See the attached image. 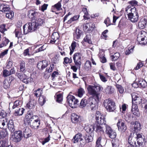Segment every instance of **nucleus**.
<instances>
[{
    "instance_id": "nucleus-1",
    "label": "nucleus",
    "mask_w": 147,
    "mask_h": 147,
    "mask_svg": "<svg viewBox=\"0 0 147 147\" xmlns=\"http://www.w3.org/2000/svg\"><path fill=\"white\" fill-rule=\"evenodd\" d=\"M45 23L44 19L39 18L36 20L35 22H30L23 26L24 33L26 34L28 33L34 31L38 28L40 26L43 25Z\"/></svg>"
},
{
    "instance_id": "nucleus-2",
    "label": "nucleus",
    "mask_w": 147,
    "mask_h": 147,
    "mask_svg": "<svg viewBox=\"0 0 147 147\" xmlns=\"http://www.w3.org/2000/svg\"><path fill=\"white\" fill-rule=\"evenodd\" d=\"M125 11L126 13H127L128 19L131 22H137L139 16L135 7L131 8L130 6L128 5L125 9Z\"/></svg>"
},
{
    "instance_id": "nucleus-3",
    "label": "nucleus",
    "mask_w": 147,
    "mask_h": 147,
    "mask_svg": "<svg viewBox=\"0 0 147 147\" xmlns=\"http://www.w3.org/2000/svg\"><path fill=\"white\" fill-rule=\"evenodd\" d=\"M87 89L88 93L90 95L94 97V98L99 100L100 94L98 92L101 90V87L99 85H89L87 87Z\"/></svg>"
},
{
    "instance_id": "nucleus-4",
    "label": "nucleus",
    "mask_w": 147,
    "mask_h": 147,
    "mask_svg": "<svg viewBox=\"0 0 147 147\" xmlns=\"http://www.w3.org/2000/svg\"><path fill=\"white\" fill-rule=\"evenodd\" d=\"M103 105L107 110L109 112L114 111L116 109L115 102L113 100L109 99L104 100Z\"/></svg>"
},
{
    "instance_id": "nucleus-5",
    "label": "nucleus",
    "mask_w": 147,
    "mask_h": 147,
    "mask_svg": "<svg viewBox=\"0 0 147 147\" xmlns=\"http://www.w3.org/2000/svg\"><path fill=\"white\" fill-rule=\"evenodd\" d=\"M67 101L69 106L72 108H75L78 105L79 101L78 99L73 95L69 94L67 97Z\"/></svg>"
},
{
    "instance_id": "nucleus-6",
    "label": "nucleus",
    "mask_w": 147,
    "mask_h": 147,
    "mask_svg": "<svg viewBox=\"0 0 147 147\" xmlns=\"http://www.w3.org/2000/svg\"><path fill=\"white\" fill-rule=\"evenodd\" d=\"M95 115L96 123L99 125L104 124L105 128V125H107L106 124V121L104 116L101 115L100 112L98 111L96 112Z\"/></svg>"
},
{
    "instance_id": "nucleus-7",
    "label": "nucleus",
    "mask_w": 147,
    "mask_h": 147,
    "mask_svg": "<svg viewBox=\"0 0 147 147\" xmlns=\"http://www.w3.org/2000/svg\"><path fill=\"white\" fill-rule=\"evenodd\" d=\"M82 55L79 53H75L73 55V60L75 65L77 66L79 68H80L81 65V59Z\"/></svg>"
},
{
    "instance_id": "nucleus-8",
    "label": "nucleus",
    "mask_w": 147,
    "mask_h": 147,
    "mask_svg": "<svg viewBox=\"0 0 147 147\" xmlns=\"http://www.w3.org/2000/svg\"><path fill=\"white\" fill-rule=\"evenodd\" d=\"M105 133L111 139H114L116 137V133L108 125H105Z\"/></svg>"
},
{
    "instance_id": "nucleus-9",
    "label": "nucleus",
    "mask_w": 147,
    "mask_h": 147,
    "mask_svg": "<svg viewBox=\"0 0 147 147\" xmlns=\"http://www.w3.org/2000/svg\"><path fill=\"white\" fill-rule=\"evenodd\" d=\"M117 125L118 130L122 133L125 132L127 129V127L124 121L121 119L118 120Z\"/></svg>"
},
{
    "instance_id": "nucleus-10",
    "label": "nucleus",
    "mask_w": 147,
    "mask_h": 147,
    "mask_svg": "<svg viewBox=\"0 0 147 147\" xmlns=\"http://www.w3.org/2000/svg\"><path fill=\"white\" fill-rule=\"evenodd\" d=\"M90 100L89 102L88 106L90 107L91 111H95L97 108V101L99 100L91 97H90Z\"/></svg>"
},
{
    "instance_id": "nucleus-11",
    "label": "nucleus",
    "mask_w": 147,
    "mask_h": 147,
    "mask_svg": "<svg viewBox=\"0 0 147 147\" xmlns=\"http://www.w3.org/2000/svg\"><path fill=\"white\" fill-rule=\"evenodd\" d=\"M14 137L13 138V140L15 142H20L22 138V132L20 131H15L14 132Z\"/></svg>"
},
{
    "instance_id": "nucleus-12",
    "label": "nucleus",
    "mask_w": 147,
    "mask_h": 147,
    "mask_svg": "<svg viewBox=\"0 0 147 147\" xmlns=\"http://www.w3.org/2000/svg\"><path fill=\"white\" fill-rule=\"evenodd\" d=\"M49 61L47 60L40 61L37 64V67L40 70H42L47 67L49 64Z\"/></svg>"
},
{
    "instance_id": "nucleus-13",
    "label": "nucleus",
    "mask_w": 147,
    "mask_h": 147,
    "mask_svg": "<svg viewBox=\"0 0 147 147\" xmlns=\"http://www.w3.org/2000/svg\"><path fill=\"white\" fill-rule=\"evenodd\" d=\"M147 24V17L145 16L142 18L138 23V27L140 29L144 28Z\"/></svg>"
},
{
    "instance_id": "nucleus-14",
    "label": "nucleus",
    "mask_w": 147,
    "mask_h": 147,
    "mask_svg": "<svg viewBox=\"0 0 147 147\" xmlns=\"http://www.w3.org/2000/svg\"><path fill=\"white\" fill-rule=\"evenodd\" d=\"M137 140V139L136 137H132L131 136H129L128 139V142L130 145L129 146L136 147V145H137L136 144Z\"/></svg>"
},
{
    "instance_id": "nucleus-15",
    "label": "nucleus",
    "mask_w": 147,
    "mask_h": 147,
    "mask_svg": "<svg viewBox=\"0 0 147 147\" xmlns=\"http://www.w3.org/2000/svg\"><path fill=\"white\" fill-rule=\"evenodd\" d=\"M132 98V102H135V103L137 105H139L142 102V99L140 97H139L136 95L134 93L131 95Z\"/></svg>"
},
{
    "instance_id": "nucleus-16",
    "label": "nucleus",
    "mask_w": 147,
    "mask_h": 147,
    "mask_svg": "<svg viewBox=\"0 0 147 147\" xmlns=\"http://www.w3.org/2000/svg\"><path fill=\"white\" fill-rule=\"evenodd\" d=\"M40 124V121L38 119H35L30 124V127L34 129H38Z\"/></svg>"
},
{
    "instance_id": "nucleus-17",
    "label": "nucleus",
    "mask_w": 147,
    "mask_h": 147,
    "mask_svg": "<svg viewBox=\"0 0 147 147\" xmlns=\"http://www.w3.org/2000/svg\"><path fill=\"white\" fill-rule=\"evenodd\" d=\"M24 138H27L31 135V131L28 127H26L23 129Z\"/></svg>"
},
{
    "instance_id": "nucleus-18",
    "label": "nucleus",
    "mask_w": 147,
    "mask_h": 147,
    "mask_svg": "<svg viewBox=\"0 0 147 147\" xmlns=\"http://www.w3.org/2000/svg\"><path fill=\"white\" fill-rule=\"evenodd\" d=\"M10 8L9 5L4 3L0 4V11L4 12H9Z\"/></svg>"
},
{
    "instance_id": "nucleus-19",
    "label": "nucleus",
    "mask_w": 147,
    "mask_h": 147,
    "mask_svg": "<svg viewBox=\"0 0 147 147\" xmlns=\"http://www.w3.org/2000/svg\"><path fill=\"white\" fill-rule=\"evenodd\" d=\"M71 119L72 123L77 124L80 121V116L75 113H73L71 115Z\"/></svg>"
},
{
    "instance_id": "nucleus-20",
    "label": "nucleus",
    "mask_w": 147,
    "mask_h": 147,
    "mask_svg": "<svg viewBox=\"0 0 147 147\" xmlns=\"http://www.w3.org/2000/svg\"><path fill=\"white\" fill-rule=\"evenodd\" d=\"M94 24L91 22L86 23L84 26V29L88 31L92 30H94Z\"/></svg>"
},
{
    "instance_id": "nucleus-21",
    "label": "nucleus",
    "mask_w": 147,
    "mask_h": 147,
    "mask_svg": "<svg viewBox=\"0 0 147 147\" xmlns=\"http://www.w3.org/2000/svg\"><path fill=\"white\" fill-rule=\"evenodd\" d=\"M82 31L78 28H76L75 33L74 34V40L78 41V40L80 38L82 34Z\"/></svg>"
},
{
    "instance_id": "nucleus-22",
    "label": "nucleus",
    "mask_w": 147,
    "mask_h": 147,
    "mask_svg": "<svg viewBox=\"0 0 147 147\" xmlns=\"http://www.w3.org/2000/svg\"><path fill=\"white\" fill-rule=\"evenodd\" d=\"M36 104V101L34 99H30L26 105V107L28 108L31 109H33Z\"/></svg>"
},
{
    "instance_id": "nucleus-23",
    "label": "nucleus",
    "mask_w": 147,
    "mask_h": 147,
    "mask_svg": "<svg viewBox=\"0 0 147 147\" xmlns=\"http://www.w3.org/2000/svg\"><path fill=\"white\" fill-rule=\"evenodd\" d=\"M59 38V35L57 32L53 33L51 36V39L50 40V43L52 44H54L56 41Z\"/></svg>"
},
{
    "instance_id": "nucleus-24",
    "label": "nucleus",
    "mask_w": 147,
    "mask_h": 147,
    "mask_svg": "<svg viewBox=\"0 0 147 147\" xmlns=\"http://www.w3.org/2000/svg\"><path fill=\"white\" fill-rule=\"evenodd\" d=\"M39 14V13H38L34 11L33 10H30L29 11L28 16L29 17H31L32 20H35Z\"/></svg>"
},
{
    "instance_id": "nucleus-25",
    "label": "nucleus",
    "mask_w": 147,
    "mask_h": 147,
    "mask_svg": "<svg viewBox=\"0 0 147 147\" xmlns=\"http://www.w3.org/2000/svg\"><path fill=\"white\" fill-rule=\"evenodd\" d=\"M90 98L85 97L83 98L81 100L80 106L82 108L85 107L86 105H87L88 106V105L89 103V102H90Z\"/></svg>"
},
{
    "instance_id": "nucleus-26",
    "label": "nucleus",
    "mask_w": 147,
    "mask_h": 147,
    "mask_svg": "<svg viewBox=\"0 0 147 147\" xmlns=\"http://www.w3.org/2000/svg\"><path fill=\"white\" fill-rule=\"evenodd\" d=\"M95 128V126L93 125H86L84 127L86 132L90 133H92L94 130Z\"/></svg>"
},
{
    "instance_id": "nucleus-27",
    "label": "nucleus",
    "mask_w": 147,
    "mask_h": 147,
    "mask_svg": "<svg viewBox=\"0 0 147 147\" xmlns=\"http://www.w3.org/2000/svg\"><path fill=\"white\" fill-rule=\"evenodd\" d=\"M9 130L11 132H13L15 131V128L13 125V122L12 120L9 121L7 126Z\"/></svg>"
},
{
    "instance_id": "nucleus-28",
    "label": "nucleus",
    "mask_w": 147,
    "mask_h": 147,
    "mask_svg": "<svg viewBox=\"0 0 147 147\" xmlns=\"http://www.w3.org/2000/svg\"><path fill=\"white\" fill-rule=\"evenodd\" d=\"M82 134L80 133H78L76 134L73 137L72 141L74 143L78 142L82 139Z\"/></svg>"
},
{
    "instance_id": "nucleus-29",
    "label": "nucleus",
    "mask_w": 147,
    "mask_h": 147,
    "mask_svg": "<svg viewBox=\"0 0 147 147\" xmlns=\"http://www.w3.org/2000/svg\"><path fill=\"white\" fill-rule=\"evenodd\" d=\"M95 131L98 134H103L104 132V127L103 125H97Z\"/></svg>"
},
{
    "instance_id": "nucleus-30",
    "label": "nucleus",
    "mask_w": 147,
    "mask_h": 147,
    "mask_svg": "<svg viewBox=\"0 0 147 147\" xmlns=\"http://www.w3.org/2000/svg\"><path fill=\"white\" fill-rule=\"evenodd\" d=\"M8 137V133L6 129H4L1 130L0 132V138L3 139L4 138H7Z\"/></svg>"
},
{
    "instance_id": "nucleus-31",
    "label": "nucleus",
    "mask_w": 147,
    "mask_h": 147,
    "mask_svg": "<svg viewBox=\"0 0 147 147\" xmlns=\"http://www.w3.org/2000/svg\"><path fill=\"white\" fill-rule=\"evenodd\" d=\"M114 92V88L111 86H107L105 88L104 92L106 94H111Z\"/></svg>"
},
{
    "instance_id": "nucleus-32",
    "label": "nucleus",
    "mask_w": 147,
    "mask_h": 147,
    "mask_svg": "<svg viewBox=\"0 0 147 147\" xmlns=\"http://www.w3.org/2000/svg\"><path fill=\"white\" fill-rule=\"evenodd\" d=\"M25 109L23 108H20L16 109L14 114L15 116H20L22 115L24 113Z\"/></svg>"
},
{
    "instance_id": "nucleus-33",
    "label": "nucleus",
    "mask_w": 147,
    "mask_h": 147,
    "mask_svg": "<svg viewBox=\"0 0 147 147\" xmlns=\"http://www.w3.org/2000/svg\"><path fill=\"white\" fill-rule=\"evenodd\" d=\"M91 67V63L90 61L87 60L86 61L84 66V69L86 71H88L90 70Z\"/></svg>"
},
{
    "instance_id": "nucleus-34",
    "label": "nucleus",
    "mask_w": 147,
    "mask_h": 147,
    "mask_svg": "<svg viewBox=\"0 0 147 147\" xmlns=\"http://www.w3.org/2000/svg\"><path fill=\"white\" fill-rule=\"evenodd\" d=\"M138 86L145 88L147 86V83L143 79H140L138 81Z\"/></svg>"
},
{
    "instance_id": "nucleus-35",
    "label": "nucleus",
    "mask_w": 147,
    "mask_h": 147,
    "mask_svg": "<svg viewBox=\"0 0 147 147\" xmlns=\"http://www.w3.org/2000/svg\"><path fill=\"white\" fill-rule=\"evenodd\" d=\"M42 88H38L37 90L34 91V94L37 97H40L42 96Z\"/></svg>"
},
{
    "instance_id": "nucleus-36",
    "label": "nucleus",
    "mask_w": 147,
    "mask_h": 147,
    "mask_svg": "<svg viewBox=\"0 0 147 147\" xmlns=\"http://www.w3.org/2000/svg\"><path fill=\"white\" fill-rule=\"evenodd\" d=\"M34 117L35 118H38V117L37 115H33V112L31 110L28 111L26 117V118L32 119H34Z\"/></svg>"
},
{
    "instance_id": "nucleus-37",
    "label": "nucleus",
    "mask_w": 147,
    "mask_h": 147,
    "mask_svg": "<svg viewBox=\"0 0 147 147\" xmlns=\"http://www.w3.org/2000/svg\"><path fill=\"white\" fill-rule=\"evenodd\" d=\"M77 45H78V43L76 42L75 41H73L71 44V48L70 47V52L69 54L70 55H71L72 54Z\"/></svg>"
},
{
    "instance_id": "nucleus-38",
    "label": "nucleus",
    "mask_w": 147,
    "mask_h": 147,
    "mask_svg": "<svg viewBox=\"0 0 147 147\" xmlns=\"http://www.w3.org/2000/svg\"><path fill=\"white\" fill-rule=\"evenodd\" d=\"M141 129V128L140 123L138 121H136L134 123V131L135 132H137Z\"/></svg>"
},
{
    "instance_id": "nucleus-39",
    "label": "nucleus",
    "mask_w": 147,
    "mask_h": 147,
    "mask_svg": "<svg viewBox=\"0 0 147 147\" xmlns=\"http://www.w3.org/2000/svg\"><path fill=\"white\" fill-rule=\"evenodd\" d=\"M20 71L23 72L25 70V63L23 60L20 61Z\"/></svg>"
},
{
    "instance_id": "nucleus-40",
    "label": "nucleus",
    "mask_w": 147,
    "mask_h": 147,
    "mask_svg": "<svg viewBox=\"0 0 147 147\" xmlns=\"http://www.w3.org/2000/svg\"><path fill=\"white\" fill-rule=\"evenodd\" d=\"M137 145H136V147H142L143 143L144 141V138H141L137 139Z\"/></svg>"
},
{
    "instance_id": "nucleus-41",
    "label": "nucleus",
    "mask_w": 147,
    "mask_h": 147,
    "mask_svg": "<svg viewBox=\"0 0 147 147\" xmlns=\"http://www.w3.org/2000/svg\"><path fill=\"white\" fill-rule=\"evenodd\" d=\"M16 75L18 78L23 82L24 80L26 78V76L24 74H22L20 73H17Z\"/></svg>"
},
{
    "instance_id": "nucleus-42",
    "label": "nucleus",
    "mask_w": 147,
    "mask_h": 147,
    "mask_svg": "<svg viewBox=\"0 0 147 147\" xmlns=\"http://www.w3.org/2000/svg\"><path fill=\"white\" fill-rule=\"evenodd\" d=\"M38 100L40 105L42 106L46 102V97L45 96H42L40 97Z\"/></svg>"
},
{
    "instance_id": "nucleus-43",
    "label": "nucleus",
    "mask_w": 147,
    "mask_h": 147,
    "mask_svg": "<svg viewBox=\"0 0 147 147\" xmlns=\"http://www.w3.org/2000/svg\"><path fill=\"white\" fill-rule=\"evenodd\" d=\"M80 17L79 15H76L71 18L68 21L67 23L69 24L71 23L72 22L77 20Z\"/></svg>"
},
{
    "instance_id": "nucleus-44",
    "label": "nucleus",
    "mask_w": 147,
    "mask_h": 147,
    "mask_svg": "<svg viewBox=\"0 0 147 147\" xmlns=\"http://www.w3.org/2000/svg\"><path fill=\"white\" fill-rule=\"evenodd\" d=\"M84 138L86 142L87 143L91 142L93 140L92 136L90 134L86 135Z\"/></svg>"
},
{
    "instance_id": "nucleus-45",
    "label": "nucleus",
    "mask_w": 147,
    "mask_h": 147,
    "mask_svg": "<svg viewBox=\"0 0 147 147\" xmlns=\"http://www.w3.org/2000/svg\"><path fill=\"white\" fill-rule=\"evenodd\" d=\"M10 82L6 79H5L3 82V87L5 89H7L9 88L10 86Z\"/></svg>"
},
{
    "instance_id": "nucleus-46",
    "label": "nucleus",
    "mask_w": 147,
    "mask_h": 147,
    "mask_svg": "<svg viewBox=\"0 0 147 147\" xmlns=\"http://www.w3.org/2000/svg\"><path fill=\"white\" fill-rule=\"evenodd\" d=\"M19 102V100H16L15 101L13 104V106L12 107V109L16 110V109L21 108Z\"/></svg>"
},
{
    "instance_id": "nucleus-47",
    "label": "nucleus",
    "mask_w": 147,
    "mask_h": 147,
    "mask_svg": "<svg viewBox=\"0 0 147 147\" xmlns=\"http://www.w3.org/2000/svg\"><path fill=\"white\" fill-rule=\"evenodd\" d=\"M6 17L9 19H11L14 16V13L11 10H10L9 12L5 13Z\"/></svg>"
},
{
    "instance_id": "nucleus-48",
    "label": "nucleus",
    "mask_w": 147,
    "mask_h": 147,
    "mask_svg": "<svg viewBox=\"0 0 147 147\" xmlns=\"http://www.w3.org/2000/svg\"><path fill=\"white\" fill-rule=\"evenodd\" d=\"M8 122L6 119L3 120L1 122H0V127L1 128H3L4 126L7 125L8 124Z\"/></svg>"
},
{
    "instance_id": "nucleus-49",
    "label": "nucleus",
    "mask_w": 147,
    "mask_h": 147,
    "mask_svg": "<svg viewBox=\"0 0 147 147\" xmlns=\"http://www.w3.org/2000/svg\"><path fill=\"white\" fill-rule=\"evenodd\" d=\"M55 67V65L53 64H50V67L49 68H47L46 69L45 72H47L48 73L51 72L54 69Z\"/></svg>"
},
{
    "instance_id": "nucleus-50",
    "label": "nucleus",
    "mask_w": 147,
    "mask_h": 147,
    "mask_svg": "<svg viewBox=\"0 0 147 147\" xmlns=\"http://www.w3.org/2000/svg\"><path fill=\"white\" fill-rule=\"evenodd\" d=\"M120 56V55L118 53H116L113 55L111 56V59L112 60H116Z\"/></svg>"
},
{
    "instance_id": "nucleus-51",
    "label": "nucleus",
    "mask_w": 147,
    "mask_h": 147,
    "mask_svg": "<svg viewBox=\"0 0 147 147\" xmlns=\"http://www.w3.org/2000/svg\"><path fill=\"white\" fill-rule=\"evenodd\" d=\"M83 40L84 42H87L89 44L92 43V41L90 39V35H86V36L84 38Z\"/></svg>"
},
{
    "instance_id": "nucleus-52",
    "label": "nucleus",
    "mask_w": 147,
    "mask_h": 147,
    "mask_svg": "<svg viewBox=\"0 0 147 147\" xmlns=\"http://www.w3.org/2000/svg\"><path fill=\"white\" fill-rule=\"evenodd\" d=\"M33 82V79L31 77L27 78L26 76V78L23 81V82L26 84H28L29 83H31Z\"/></svg>"
},
{
    "instance_id": "nucleus-53",
    "label": "nucleus",
    "mask_w": 147,
    "mask_h": 147,
    "mask_svg": "<svg viewBox=\"0 0 147 147\" xmlns=\"http://www.w3.org/2000/svg\"><path fill=\"white\" fill-rule=\"evenodd\" d=\"M72 62V60L71 57L69 58L67 57H66L64 59V61L63 63L65 64H68V63H71Z\"/></svg>"
},
{
    "instance_id": "nucleus-54",
    "label": "nucleus",
    "mask_w": 147,
    "mask_h": 147,
    "mask_svg": "<svg viewBox=\"0 0 147 147\" xmlns=\"http://www.w3.org/2000/svg\"><path fill=\"white\" fill-rule=\"evenodd\" d=\"M138 1L135 0H132L128 2V3L130 4L132 7H135L134 6H137L138 5Z\"/></svg>"
},
{
    "instance_id": "nucleus-55",
    "label": "nucleus",
    "mask_w": 147,
    "mask_h": 147,
    "mask_svg": "<svg viewBox=\"0 0 147 147\" xmlns=\"http://www.w3.org/2000/svg\"><path fill=\"white\" fill-rule=\"evenodd\" d=\"M85 91L83 89L80 88L79 89L78 92V95L79 97H82Z\"/></svg>"
},
{
    "instance_id": "nucleus-56",
    "label": "nucleus",
    "mask_w": 147,
    "mask_h": 147,
    "mask_svg": "<svg viewBox=\"0 0 147 147\" xmlns=\"http://www.w3.org/2000/svg\"><path fill=\"white\" fill-rule=\"evenodd\" d=\"M63 100L62 95L61 94H57L56 96V101L60 103Z\"/></svg>"
},
{
    "instance_id": "nucleus-57",
    "label": "nucleus",
    "mask_w": 147,
    "mask_h": 147,
    "mask_svg": "<svg viewBox=\"0 0 147 147\" xmlns=\"http://www.w3.org/2000/svg\"><path fill=\"white\" fill-rule=\"evenodd\" d=\"M2 75V76L4 78H5L10 76L9 71L6 69L3 70Z\"/></svg>"
},
{
    "instance_id": "nucleus-58",
    "label": "nucleus",
    "mask_w": 147,
    "mask_h": 147,
    "mask_svg": "<svg viewBox=\"0 0 147 147\" xmlns=\"http://www.w3.org/2000/svg\"><path fill=\"white\" fill-rule=\"evenodd\" d=\"M32 119H29L28 118H26L24 120V123L26 125H30V124L31 123V122L32 121Z\"/></svg>"
},
{
    "instance_id": "nucleus-59",
    "label": "nucleus",
    "mask_w": 147,
    "mask_h": 147,
    "mask_svg": "<svg viewBox=\"0 0 147 147\" xmlns=\"http://www.w3.org/2000/svg\"><path fill=\"white\" fill-rule=\"evenodd\" d=\"M116 87L118 91L120 93L122 94L123 93L124 89L121 85L119 84H117Z\"/></svg>"
},
{
    "instance_id": "nucleus-60",
    "label": "nucleus",
    "mask_w": 147,
    "mask_h": 147,
    "mask_svg": "<svg viewBox=\"0 0 147 147\" xmlns=\"http://www.w3.org/2000/svg\"><path fill=\"white\" fill-rule=\"evenodd\" d=\"M145 40V38H140L139 36V35H138L137 38V40L138 41H139L140 44L145 45L146 43L144 42H142V41H143Z\"/></svg>"
},
{
    "instance_id": "nucleus-61",
    "label": "nucleus",
    "mask_w": 147,
    "mask_h": 147,
    "mask_svg": "<svg viewBox=\"0 0 147 147\" xmlns=\"http://www.w3.org/2000/svg\"><path fill=\"white\" fill-rule=\"evenodd\" d=\"M101 140V138L99 137L98 138L96 142V147H102V146L100 144V142Z\"/></svg>"
},
{
    "instance_id": "nucleus-62",
    "label": "nucleus",
    "mask_w": 147,
    "mask_h": 147,
    "mask_svg": "<svg viewBox=\"0 0 147 147\" xmlns=\"http://www.w3.org/2000/svg\"><path fill=\"white\" fill-rule=\"evenodd\" d=\"M133 51V48H129L126 49H125V53L126 55H128L132 53Z\"/></svg>"
},
{
    "instance_id": "nucleus-63",
    "label": "nucleus",
    "mask_w": 147,
    "mask_h": 147,
    "mask_svg": "<svg viewBox=\"0 0 147 147\" xmlns=\"http://www.w3.org/2000/svg\"><path fill=\"white\" fill-rule=\"evenodd\" d=\"M125 119L126 121L128 122H129L131 120V115L129 113H127L126 114Z\"/></svg>"
},
{
    "instance_id": "nucleus-64",
    "label": "nucleus",
    "mask_w": 147,
    "mask_h": 147,
    "mask_svg": "<svg viewBox=\"0 0 147 147\" xmlns=\"http://www.w3.org/2000/svg\"><path fill=\"white\" fill-rule=\"evenodd\" d=\"M12 64L13 62L12 60L10 58H9L8 60V63L6 65V68L8 69L10 68L12 66Z\"/></svg>"
}]
</instances>
